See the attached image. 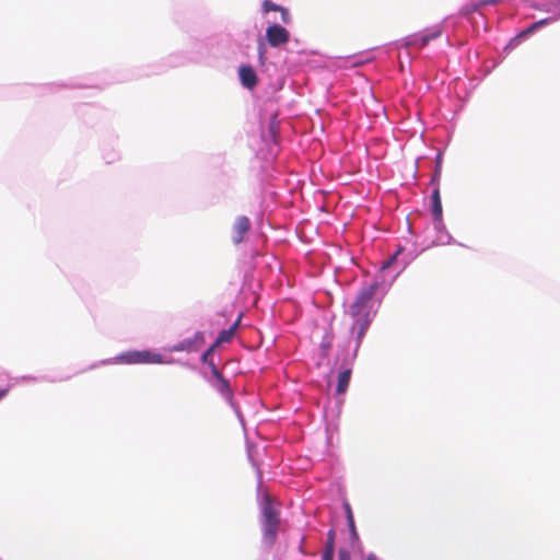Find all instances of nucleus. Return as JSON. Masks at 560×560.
<instances>
[{
  "mask_svg": "<svg viewBox=\"0 0 560 560\" xmlns=\"http://www.w3.org/2000/svg\"><path fill=\"white\" fill-rule=\"evenodd\" d=\"M255 469L256 502L260 510L262 539L268 546H272L277 539L280 527L279 503L271 495L267 486L264 485L262 475L256 464Z\"/></svg>",
  "mask_w": 560,
  "mask_h": 560,
  "instance_id": "nucleus-1",
  "label": "nucleus"
},
{
  "mask_svg": "<svg viewBox=\"0 0 560 560\" xmlns=\"http://www.w3.org/2000/svg\"><path fill=\"white\" fill-rule=\"evenodd\" d=\"M377 289V282L363 287L349 306V314L353 319L351 331L357 335L358 345L361 343L372 323L373 298Z\"/></svg>",
  "mask_w": 560,
  "mask_h": 560,
  "instance_id": "nucleus-2",
  "label": "nucleus"
},
{
  "mask_svg": "<svg viewBox=\"0 0 560 560\" xmlns=\"http://www.w3.org/2000/svg\"><path fill=\"white\" fill-rule=\"evenodd\" d=\"M167 363L163 357L150 350H130L112 359L104 360L100 364H163Z\"/></svg>",
  "mask_w": 560,
  "mask_h": 560,
  "instance_id": "nucleus-3",
  "label": "nucleus"
},
{
  "mask_svg": "<svg viewBox=\"0 0 560 560\" xmlns=\"http://www.w3.org/2000/svg\"><path fill=\"white\" fill-rule=\"evenodd\" d=\"M243 313L240 314L238 316V319L236 320V323L231 326L229 329L226 330H222L217 339V341L214 342V345H212L203 354H202V362L208 364L210 368H211V371H212V374L220 378V374H219V371L215 366V364L213 363V361L210 359L211 355H212V352L214 350L215 347H218L219 345L223 343V342H228L232 339V337L234 336V331H235V328L236 326L238 325L240 320H241V317H242Z\"/></svg>",
  "mask_w": 560,
  "mask_h": 560,
  "instance_id": "nucleus-4",
  "label": "nucleus"
},
{
  "mask_svg": "<svg viewBox=\"0 0 560 560\" xmlns=\"http://www.w3.org/2000/svg\"><path fill=\"white\" fill-rule=\"evenodd\" d=\"M261 136L267 145L277 144L279 139V121L277 113L270 110L261 120Z\"/></svg>",
  "mask_w": 560,
  "mask_h": 560,
  "instance_id": "nucleus-5",
  "label": "nucleus"
},
{
  "mask_svg": "<svg viewBox=\"0 0 560 560\" xmlns=\"http://www.w3.org/2000/svg\"><path fill=\"white\" fill-rule=\"evenodd\" d=\"M266 38L271 47H279L290 40V33L279 24H272L266 30Z\"/></svg>",
  "mask_w": 560,
  "mask_h": 560,
  "instance_id": "nucleus-6",
  "label": "nucleus"
},
{
  "mask_svg": "<svg viewBox=\"0 0 560 560\" xmlns=\"http://www.w3.org/2000/svg\"><path fill=\"white\" fill-rule=\"evenodd\" d=\"M244 238H245V215H240L236 218L235 222L233 223V226L231 230V241L235 246H237L244 241Z\"/></svg>",
  "mask_w": 560,
  "mask_h": 560,
  "instance_id": "nucleus-7",
  "label": "nucleus"
},
{
  "mask_svg": "<svg viewBox=\"0 0 560 560\" xmlns=\"http://www.w3.org/2000/svg\"><path fill=\"white\" fill-rule=\"evenodd\" d=\"M442 201L440 196V188L436 187L432 192V215L434 221L440 222L442 220Z\"/></svg>",
  "mask_w": 560,
  "mask_h": 560,
  "instance_id": "nucleus-8",
  "label": "nucleus"
},
{
  "mask_svg": "<svg viewBox=\"0 0 560 560\" xmlns=\"http://www.w3.org/2000/svg\"><path fill=\"white\" fill-rule=\"evenodd\" d=\"M350 377H351L350 369L343 370L339 373L337 387H336V393L338 395H342L347 392V388H348L349 382H350Z\"/></svg>",
  "mask_w": 560,
  "mask_h": 560,
  "instance_id": "nucleus-9",
  "label": "nucleus"
},
{
  "mask_svg": "<svg viewBox=\"0 0 560 560\" xmlns=\"http://www.w3.org/2000/svg\"><path fill=\"white\" fill-rule=\"evenodd\" d=\"M222 394L226 396V398L230 400V404L231 406L234 408V411L243 427V429H245V420L243 418V415H242V411L240 409V407L235 406L233 404V401L231 400V397H230V389L228 388V384L225 382H222Z\"/></svg>",
  "mask_w": 560,
  "mask_h": 560,
  "instance_id": "nucleus-10",
  "label": "nucleus"
},
{
  "mask_svg": "<svg viewBox=\"0 0 560 560\" xmlns=\"http://www.w3.org/2000/svg\"><path fill=\"white\" fill-rule=\"evenodd\" d=\"M502 0H481L475 4H472L471 7H467L464 9V13L465 14H468L470 12H475V11H478L480 8L485 7V5H493V4H498L499 2H501Z\"/></svg>",
  "mask_w": 560,
  "mask_h": 560,
  "instance_id": "nucleus-11",
  "label": "nucleus"
},
{
  "mask_svg": "<svg viewBox=\"0 0 560 560\" xmlns=\"http://www.w3.org/2000/svg\"><path fill=\"white\" fill-rule=\"evenodd\" d=\"M345 508H346L347 521H348V525L350 527L351 535H352L353 539H358V533H357L355 525H354V518H353V514H352L349 503H346Z\"/></svg>",
  "mask_w": 560,
  "mask_h": 560,
  "instance_id": "nucleus-12",
  "label": "nucleus"
},
{
  "mask_svg": "<svg viewBox=\"0 0 560 560\" xmlns=\"http://www.w3.org/2000/svg\"><path fill=\"white\" fill-rule=\"evenodd\" d=\"M335 539H336V532H335V529H330L327 533V539H326L324 550L335 552Z\"/></svg>",
  "mask_w": 560,
  "mask_h": 560,
  "instance_id": "nucleus-13",
  "label": "nucleus"
},
{
  "mask_svg": "<svg viewBox=\"0 0 560 560\" xmlns=\"http://www.w3.org/2000/svg\"><path fill=\"white\" fill-rule=\"evenodd\" d=\"M257 84V75L253 68L247 67V89H252Z\"/></svg>",
  "mask_w": 560,
  "mask_h": 560,
  "instance_id": "nucleus-14",
  "label": "nucleus"
},
{
  "mask_svg": "<svg viewBox=\"0 0 560 560\" xmlns=\"http://www.w3.org/2000/svg\"><path fill=\"white\" fill-rule=\"evenodd\" d=\"M191 341L190 340H184V341H180L179 343H177L176 346L173 347V351H188L190 350V347H191Z\"/></svg>",
  "mask_w": 560,
  "mask_h": 560,
  "instance_id": "nucleus-15",
  "label": "nucleus"
},
{
  "mask_svg": "<svg viewBox=\"0 0 560 560\" xmlns=\"http://www.w3.org/2000/svg\"><path fill=\"white\" fill-rule=\"evenodd\" d=\"M281 9L280 5L269 1V0H266L264 2V10L265 12H269V11H279Z\"/></svg>",
  "mask_w": 560,
  "mask_h": 560,
  "instance_id": "nucleus-16",
  "label": "nucleus"
},
{
  "mask_svg": "<svg viewBox=\"0 0 560 560\" xmlns=\"http://www.w3.org/2000/svg\"><path fill=\"white\" fill-rule=\"evenodd\" d=\"M249 332H250V335H255L257 337V341L253 346H247V349L258 348L261 343L260 332L256 328H252V327L249 329Z\"/></svg>",
  "mask_w": 560,
  "mask_h": 560,
  "instance_id": "nucleus-17",
  "label": "nucleus"
},
{
  "mask_svg": "<svg viewBox=\"0 0 560 560\" xmlns=\"http://www.w3.org/2000/svg\"><path fill=\"white\" fill-rule=\"evenodd\" d=\"M438 35L439 33H434L431 36H422L417 40V43L420 47H424L425 45H428L430 39L435 38Z\"/></svg>",
  "mask_w": 560,
  "mask_h": 560,
  "instance_id": "nucleus-18",
  "label": "nucleus"
},
{
  "mask_svg": "<svg viewBox=\"0 0 560 560\" xmlns=\"http://www.w3.org/2000/svg\"><path fill=\"white\" fill-rule=\"evenodd\" d=\"M338 560H351L350 551L346 548H340L338 551Z\"/></svg>",
  "mask_w": 560,
  "mask_h": 560,
  "instance_id": "nucleus-19",
  "label": "nucleus"
},
{
  "mask_svg": "<svg viewBox=\"0 0 560 560\" xmlns=\"http://www.w3.org/2000/svg\"><path fill=\"white\" fill-rule=\"evenodd\" d=\"M279 11L281 12L282 22L285 24H289L291 22V16H290L288 9L281 7V9Z\"/></svg>",
  "mask_w": 560,
  "mask_h": 560,
  "instance_id": "nucleus-20",
  "label": "nucleus"
},
{
  "mask_svg": "<svg viewBox=\"0 0 560 560\" xmlns=\"http://www.w3.org/2000/svg\"><path fill=\"white\" fill-rule=\"evenodd\" d=\"M238 78L243 86H245V65L238 67Z\"/></svg>",
  "mask_w": 560,
  "mask_h": 560,
  "instance_id": "nucleus-21",
  "label": "nucleus"
},
{
  "mask_svg": "<svg viewBox=\"0 0 560 560\" xmlns=\"http://www.w3.org/2000/svg\"><path fill=\"white\" fill-rule=\"evenodd\" d=\"M547 23V20L544 19V20H540L534 24H532L529 27H528V31L532 32L534 30H536L537 27L541 26V25H545Z\"/></svg>",
  "mask_w": 560,
  "mask_h": 560,
  "instance_id": "nucleus-22",
  "label": "nucleus"
},
{
  "mask_svg": "<svg viewBox=\"0 0 560 560\" xmlns=\"http://www.w3.org/2000/svg\"><path fill=\"white\" fill-rule=\"evenodd\" d=\"M334 553L335 552L324 550L322 560H334Z\"/></svg>",
  "mask_w": 560,
  "mask_h": 560,
  "instance_id": "nucleus-23",
  "label": "nucleus"
},
{
  "mask_svg": "<svg viewBox=\"0 0 560 560\" xmlns=\"http://www.w3.org/2000/svg\"><path fill=\"white\" fill-rule=\"evenodd\" d=\"M364 560H378V557L375 553H369Z\"/></svg>",
  "mask_w": 560,
  "mask_h": 560,
  "instance_id": "nucleus-24",
  "label": "nucleus"
},
{
  "mask_svg": "<svg viewBox=\"0 0 560 560\" xmlns=\"http://www.w3.org/2000/svg\"><path fill=\"white\" fill-rule=\"evenodd\" d=\"M439 175H440V164H438V166H436V171H435V174H434V177H433L432 182L436 180Z\"/></svg>",
  "mask_w": 560,
  "mask_h": 560,
  "instance_id": "nucleus-25",
  "label": "nucleus"
},
{
  "mask_svg": "<svg viewBox=\"0 0 560 560\" xmlns=\"http://www.w3.org/2000/svg\"><path fill=\"white\" fill-rule=\"evenodd\" d=\"M253 295H254V301H253V303H254V305H256V304H257V301H258V295H257V293H256L255 291L253 292Z\"/></svg>",
  "mask_w": 560,
  "mask_h": 560,
  "instance_id": "nucleus-26",
  "label": "nucleus"
},
{
  "mask_svg": "<svg viewBox=\"0 0 560 560\" xmlns=\"http://www.w3.org/2000/svg\"><path fill=\"white\" fill-rule=\"evenodd\" d=\"M7 389H0V399L7 395Z\"/></svg>",
  "mask_w": 560,
  "mask_h": 560,
  "instance_id": "nucleus-27",
  "label": "nucleus"
},
{
  "mask_svg": "<svg viewBox=\"0 0 560 560\" xmlns=\"http://www.w3.org/2000/svg\"><path fill=\"white\" fill-rule=\"evenodd\" d=\"M202 338V332H197L196 334V339H201Z\"/></svg>",
  "mask_w": 560,
  "mask_h": 560,
  "instance_id": "nucleus-28",
  "label": "nucleus"
}]
</instances>
